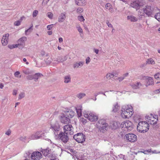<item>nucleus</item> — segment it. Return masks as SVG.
Wrapping results in <instances>:
<instances>
[{
  "instance_id": "11",
  "label": "nucleus",
  "mask_w": 160,
  "mask_h": 160,
  "mask_svg": "<svg viewBox=\"0 0 160 160\" xmlns=\"http://www.w3.org/2000/svg\"><path fill=\"white\" fill-rule=\"evenodd\" d=\"M42 152L44 156H48V157L50 158L53 157V151L52 150L49 149V148L42 150Z\"/></svg>"
},
{
  "instance_id": "59",
  "label": "nucleus",
  "mask_w": 160,
  "mask_h": 160,
  "mask_svg": "<svg viewBox=\"0 0 160 160\" xmlns=\"http://www.w3.org/2000/svg\"><path fill=\"white\" fill-rule=\"evenodd\" d=\"M128 73H126L124 74L123 75V77H124V78H125V77H127L128 75Z\"/></svg>"
},
{
  "instance_id": "55",
  "label": "nucleus",
  "mask_w": 160,
  "mask_h": 160,
  "mask_svg": "<svg viewBox=\"0 0 160 160\" xmlns=\"http://www.w3.org/2000/svg\"><path fill=\"white\" fill-rule=\"evenodd\" d=\"M78 30L80 32H82V29L80 27L78 28Z\"/></svg>"
},
{
  "instance_id": "28",
  "label": "nucleus",
  "mask_w": 160,
  "mask_h": 160,
  "mask_svg": "<svg viewBox=\"0 0 160 160\" xmlns=\"http://www.w3.org/2000/svg\"><path fill=\"white\" fill-rule=\"evenodd\" d=\"M83 65V62H79V63H76L74 65V68H78L79 66L82 67Z\"/></svg>"
},
{
  "instance_id": "54",
  "label": "nucleus",
  "mask_w": 160,
  "mask_h": 160,
  "mask_svg": "<svg viewBox=\"0 0 160 160\" xmlns=\"http://www.w3.org/2000/svg\"><path fill=\"white\" fill-rule=\"evenodd\" d=\"M17 93V91L16 90H13V95H16Z\"/></svg>"
},
{
  "instance_id": "58",
  "label": "nucleus",
  "mask_w": 160,
  "mask_h": 160,
  "mask_svg": "<svg viewBox=\"0 0 160 160\" xmlns=\"http://www.w3.org/2000/svg\"><path fill=\"white\" fill-rule=\"evenodd\" d=\"M23 61L24 62H26V64H29V63L28 62H27V59L25 58H24L23 59Z\"/></svg>"
},
{
  "instance_id": "52",
  "label": "nucleus",
  "mask_w": 160,
  "mask_h": 160,
  "mask_svg": "<svg viewBox=\"0 0 160 160\" xmlns=\"http://www.w3.org/2000/svg\"><path fill=\"white\" fill-rule=\"evenodd\" d=\"M11 131H7L5 133L6 134L9 136L11 134Z\"/></svg>"
},
{
  "instance_id": "36",
  "label": "nucleus",
  "mask_w": 160,
  "mask_h": 160,
  "mask_svg": "<svg viewBox=\"0 0 160 160\" xmlns=\"http://www.w3.org/2000/svg\"><path fill=\"white\" fill-rule=\"evenodd\" d=\"M86 95L84 93H80L78 94L77 97L79 98H81L85 96Z\"/></svg>"
},
{
  "instance_id": "47",
  "label": "nucleus",
  "mask_w": 160,
  "mask_h": 160,
  "mask_svg": "<svg viewBox=\"0 0 160 160\" xmlns=\"http://www.w3.org/2000/svg\"><path fill=\"white\" fill-rule=\"evenodd\" d=\"M33 27V25H32V26L28 29L27 30H26L25 31V32L26 33V34H27V33L28 32H31V30H30L31 29L32 27Z\"/></svg>"
},
{
  "instance_id": "35",
  "label": "nucleus",
  "mask_w": 160,
  "mask_h": 160,
  "mask_svg": "<svg viewBox=\"0 0 160 160\" xmlns=\"http://www.w3.org/2000/svg\"><path fill=\"white\" fill-rule=\"evenodd\" d=\"M154 78L158 80H160V73H158L154 76Z\"/></svg>"
},
{
  "instance_id": "56",
  "label": "nucleus",
  "mask_w": 160,
  "mask_h": 160,
  "mask_svg": "<svg viewBox=\"0 0 160 160\" xmlns=\"http://www.w3.org/2000/svg\"><path fill=\"white\" fill-rule=\"evenodd\" d=\"M152 153H160V152H157V151L156 150H155L152 151Z\"/></svg>"
},
{
  "instance_id": "63",
  "label": "nucleus",
  "mask_w": 160,
  "mask_h": 160,
  "mask_svg": "<svg viewBox=\"0 0 160 160\" xmlns=\"http://www.w3.org/2000/svg\"><path fill=\"white\" fill-rule=\"evenodd\" d=\"M155 92L159 93L160 92V88L159 89L155 90Z\"/></svg>"
},
{
  "instance_id": "31",
  "label": "nucleus",
  "mask_w": 160,
  "mask_h": 160,
  "mask_svg": "<svg viewBox=\"0 0 160 160\" xmlns=\"http://www.w3.org/2000/svg\"><path fill=\"white\" fill-rule=\"evenodd\" d=\"M146 62L148 64H154L155 63L154 61L152 58L148 59Z\"/></svg>"
},
{
  "instance_id": "19",
  "label": "nucleus",
  "mask_w": 160,
  "mask_h": 160,
  "mask_svg": "<svg viewBox=\"0 0 160 160\" xmlns=\"http://www.w3.org/2000/svg\"><path fill=\"white\" fill-rule=\"evenodd\" d=\"M41 132L40 131H37L35 134H33L30 136V138L33 139L39 138L42 136L40 134Z\"/></svg>"
},
{
  "instance_id": "13",
  "label": "nucleus",
  "mask_w": 160,
  "mask_h": 160,
  "mask_svg": "<svg viewBox=\"0 0 160 160\" xmlns=\"http://www.w3.org/2000/svg\"><path fill=\"white\" fill-rule=\"evenodd\" d=\"M63 112L65 113V115L69 119L72 118L74 115V112L71 110H65L63 111Z\"/></svg>"
},
{
  "instance_id": "6",
  "label": "nucleus",
  "mask_w": 160,
  "mask_h": 160,
  "mask_svg": "<svg viewBox=\"0 0 160 160\" xmlns=\"http://www.w3.org/2000/svg\"><path fill=\"white\" fill-rule=\"evenodd\" d=\"M74 139L78 142L82 143L85 140V136L82 133H78L73 136Z\"/></svg>"
},
{
  "instance_id": "32",
  "label": "nucleus",
  "mask_w": 160,
  "mask_h": 160,
  "mask_svg": "<svg viewBox=\"0 0 160 160\" xmlns=\"http://www.w3.org/2000/svg\"><path fill=\"white\" fill-rule=\"evenodd\" d=\"M70 80L71 78L70 76H66L65 77L64 82L65 83H68L70 82Z\"/></svg>"
},
{
  "instance_id": "20",
  "label": "nucleus",
  "mask_w": 160,
  "mask_h": 160,
  "mask_svg": "<svg viewBox=\"0 0 160 160\" xmlns=\"http://www.w3.org/2000/svg\"><path fill=\"white\" fill-rule=\"evenodd\" d=\"M120 106L117 102L113 105L112 111L113 112H118L120 110Z\"/></svg>"
},
{
  "instance_id": "29",
  "label": "nucleus",
  "mask_w": 160,
  "mask_h": 160,
  "mask_svg": "<svg viewBox=\"0 0 160 160\" xmlns=\"http://www.w3.org/2000/svg\"><path fill=\"white\" fill-rule=\"evenodd\" d=\"M41 76H42V75L39 73H36L34 75H33V79H35V81H37L38 77H41Z\"/></svg>"
},
{
  "instance_id": "10",
  "label": "nucleus",
  "mask_w": 160,
  "mask_h": 160,
  "mask_svg": "<svg viewBox=\"0 0 160 160\" xmlns=\"http://www.w3.org/2000/svg\"><path fill=\"white\" fill-rule=\"evenodd\" d=\"M126 139L129 142H133L137 140V136L134 134L129 133L126 135Z\"/></svg>"
},
{
  "instance_id": "38",
  "label": "nucleus",
  "mask_w": 160,
  "mask_h": 160,
  "mask_svg": "<svg viewBox=\"0 0 160 160\" xmlns=\"http://www.w3.org/2000/svg\"><path fill=\"white\" fill-rule=\"evenodd\" d=\"M48 17L50 19H52L53 16V14L51 12H48Z\"/></svg>"
},
{
  "instance_id": "57",
  "label": "nucleus",
  "mask_w": 160,
  "mask_h": 160,
  "mask_svg": "<svg viewBox=\"0 0 160 160\" xmlns=\"http://www.w3.org/2000/svg\"><path fill=\"white\" fill-rule=\"evenodd\" d=\"M58 40L60 43L62 42H63V39L62 38H59Z\"/></svg>"
},
{
  "instance_id": "48",
  "label": "nucleus",
  "mask_w": 160,
  "mask_h": 160,
  "mask_svg": "<svg viewBox=\"0 0 160 160\" xmlns=\"http://www.w3.org/2000/svg\"><path fill=\"white\" fill-rule=\"evenodd\" d=\"M90 62V58L89 57H88L86 59V64H88Z\"/></svg>"
},
{
  "instance_id": "37",
  "label": "nucleus",
  "mask_w": 160,
  "mask_h": 160,
  "mask_svg": "<svg viewBox=\"0 0 160 160\" xmlns=\"http://www.w3.org/2000/svg\"><path fill=\"white\" fill-rule=\"evenodd\" d=\"M80 121L81 122H82L84 124L87 122V120L82 118H80Z\"/></svg>"
},
{
  "instance_id": "44",
  "label": "nucleus",
  "mask_w": 160,
  "mask_h": 160,
  "mask_svg": "<svg viewBox=\"0 0 160 160\" xmlns=\"http://www.w3.org/2000/svg\"><path fill=\"white\" fill-rule=\"evenodd\" d=\"M77 12L80 13L83 12V9L82 8H79L77 9Z\"/></svg>"
},
{
  "instance_id": "1",
  "label": "nucleus",
  "mask_w": 160,
  "mask_h": 160,
  "mask_svg": "<svg viewBox=\"0 0 160 160\" xmlns=\"http://www.w3.org/2000/svg\"><path fill=\"white\" fill-rule=\"evenodd\" d=\"M133 114L132 107L130 105L124 106L122 108L121 116L124 118H129L131 117Z\"/></svg>"
},
{
  "instance_id": "8",
  "label": "nucleus",
  "mask_w": 160,
  "mask_h": 160,
  "mask_svg": "<svg viewBox=\"0 0 160 160\" xmlns=\"http://www.w3.org/2000/svg\"><path fill=\"white\" fill-rule=\"evenodd\" d=\"M103 122V120H100L98 121L97 124V125L98 128L99 130H104V129L106 130V128L108 129V124Z\"/></svg>"
},
{
  "instance_id": "46",
  "label": "nucleus",
  "mask_w": 160,
  "mask_h": 160,
  "mask_svg": "<svg viewBox=\"0 0 160 160\" xmlns=\"http://www.w3.org/2000/svg\"><path fill=\"white\" fill-rule=\"evenodd\" d=\"M124 77L122 76L118 78H117L116 79L118 80L119 82H120L123 80L124 79Z\"/></svg>"
},
{
  "instance_id": "2",
  "label": "nucleus",
  "mask_w": 160,
  "mask_h": 160,
  "mask_svg": "<svg viewBox=\"0 0 160 160\" xmlns=\"http://www.w3.org/2000/svg\"><path fill=\"white\" fill-rule=\"evenodd\" d=\"M84 116L91 122L96 121L98 119V116L95 115L92 112L84 111L83 112Z\"/></svg>"
},
{
  "instance_id": "45",
  "label": "nucleus",
  "mask_w": 160,
  "mask_h": 160,
  "mask_svg": "<svg viewBox=\"0 0 160 160\" xmlns=\"http://www.w3.org/2000/svg\"><path fill=\"white\" fill-rule=\"evenodd\" d=\"M24 97V94L23 93H21L19 95V99H21Z\"/></svg>"
},
{
  "instance_id": "26",
  "label": "nucleus",
  "mask_w": 160,
  "mask_h": 160,
  "mask_svg": "<svg viewBox=\"0 0 160 160\" xmlns=\"http://www.w3.org/2000/svg\"><path fill=\"white\" fill-rule=\"evenodd\" d=\"M73 128L71 124H68L65 125L63 127L64 130H72Z\"/></svg>"
},
{
  "instance_id": "49",
  "label": "nucleus",
  "mask_w": 160,
  "mask_h": 160,
  "mask_svg": "<svg viewBox=\"0 0 160 160\" xmlns=\"http://www.w3.org/2000/svg\"><path fill=\"white\" fill-rule=\"evenodd\" d=\"M52 25H53V24H51V25L47 26V28L48 29V30H50L52 28Z\"/></svg>"
},
{
  "instance_id": "62",
  "label": "nucleus",
  "mask_w": 160,
  "mask_h": 160,
  "mask_svg": "<svg viewBox=\"0 0 160 160\" xmlns=\"http://www.w3.org/2000/svg\"><path fill=\"white\" fill-rule=\"evenodd\" d=\"M113 125H116L115 126V128L116 129H117V128L116 127H117V126H118L117 125V122H114L113 124Z\"/></svg>"
},
{
  "instance_id": "41",
  "label": "nucleus",
  "mask_w": 160,
  "mask_h": 160,
  "mask_svg": "<svg viewBox=\"0 0 160 160\" xmlns=\"http://www.w3.org/2000/svg\"><path fill=\"white\" fill-rule=\"evenodd\" d=\"M78 19L80 21H84L85 19L83 16H80L78 17Z\"/></svg>"
},
{
  "instance_id": "51",
  "label": "nucleus",
  "mask_w": 160,
  "mask_h": 160,
  "mask_svg": "<svg viewBox=\"0 0 160 160\" xmlns=\"http://www.w3.org/2000/svg\"><path fill=\"white\" fill-rule=\"evenodd\" d=\"M20 74V72L18 71H17L14 73V76L15 77H18V76Z\"/></svg>"
},
{
  "instance_id": "34",
  "label": "nucleus",
  "mask_w": 160,
  "mask_h": 160,
  "mask_svg": "<svg viewBox=\"0 0 160 160\" xmlns=\"http://www.w3.org/2000/svg\"><path fill=\"white\" fill-rule=\"evenodd\" d=\"M8 47L10 49H12L15 48H17L18 47V45L17 44H16L8 45Z\"/></svg>"
},
{
  "instance_id": "7",
  "label": "nucleus",
  "mask_w": 160,
  "mask_h": 160,
  "mask_svg": "<svg viewBox=\"0 0 160 160\" xmlns=\"http://www.w3.org/2000/svg\"><path fill=\"white\" fill-rule=\"evenodd\" d=\"M132 122L129 121H127L123 122L120 125V127L122 129L130 130L132 129Z\"/></svg>"
},
{
  "instance_id": "9",
  "label": "nucleus",
  "mask_w": 160,
  "mask_h": 160,
  "mask_svg": "<svg viewBox=\"0 0 160 160\" xmlns=\"http://www.w3.org/2000/svg\"><path fill=\"white\" fill-rule=\"evenodd\" d=\"M59 119L61 122L63 124H66L68 123L70 119L67 117L63 112L61 113L59 116Z\"/></svg>"
},
{
  "instance_id": "39",
  "label": "nucleus",
  "mask_w": 160,
  "mask_h": 160,
  "mask_svg": "<svg viewBox=\"0 0 160 160\" xmlns=\"http://www.w3.org/2000/svg\"><path fill=\"white\" fill-rule=\"evenodd\" d=\"M112 6L110 3H108L105 6L106 8L110 10Z\"/></svg>"
},
{
  "instance_id": "60",
  "label": "nucleus",
  "mask_w": 160,
  "mask_h": 160,
  "mask_svg": "<svg viewBox=\"0 0 160 160\" xmlns=\"http://www.w3.org/2000/svg\"><path fill=\"white\" fill-rule=\"evenodd\" d=\"M47 33L49 35H51L52 34V31H48Z\"/></svg>"
},
{
  "instance_id": "3",
  "label": "nucleus",
  "mask_w": 160,
  "mask_h": 160,
  "mask_svg": "<svg viewBox=\"0 0 160 160\" xmlns=\"http://www.w3.org/2000/svg\"><path fill=\"white\" fill-rule=\"evenodd\" d=\"M145 118L146 120L151 124L154 125L156 124L158 120V115H153L152 114L147 115Z\"/></svg>"
},
{
  "instance_id": "16",
  "label": "nucleus",
  "mask_w": 160,
  "mask_h": 160,
  "mask_svg": "<svg viewBox=\"0 0 160 160\" xmlns=\"http://www.w3.org/2000/svg\"><path fill=\"white\" fill-rule=\"evenodd\" d=\"M9 36V34L7 33L2 37L1 42L3 45L5 46L8 44Z\"/></svg>"
},
{
  "instance_id": "61",
  "label": "nucleus",
  "mask_w": 160,
  "mask_h": 160,
  "mask_svg": "<svg viewBox=\"0 0 160 160\" xmlns=\"http://www.w3.org/2000/svg\"><path fill=\"white\" fill-rule=\"evenodd\" d=\"M94 52L96 54H98L99 50L98 49H94Z\"/></svg>"
},
{
  "instance_id": "64",
  "label": "nucleus",
  "mask_w": 160,
  "mask_h": 160,
  "mask_svg": "<svg viewBox=\"0 0 160 160\" xmlns=\"http://www.w3.org/2000/svg\"><path fill=\"white\" fill-rule=\"evenodd\" d=\"M3 84L2 83H1L0 84V88L2 89L3 88Z\"/></svg>"
},
{
  "instance_id": "15",
  "label": "nucleus",
  "mask_w": 160,
  "mask_h": 160,
  "mask_svg": "<svg viewBox=\"0 0 160 160\" xmlns=\"http://www.w3.org/2000/svg\"><path fill=\"white\" fill-rule=\"evenodd\" d=\"M153 11V8L151 6H147L145 8L143 9L144 13L148 16L151 15Z\"/></svg>"
},
{
  "instance_id": "40",
  "label": "nucleus",
  "mask_w": 160,
  "mask_h": 160,
  "mask_svg": "<svg viewBox=\"0 0 160 160\" xmlns=\"http://www.w3.org/2000/svg\"><path fill=\"white\" fill-rule=\"evenodd\" d=\"M38 12L37 10H34L32 14V16L33 17H36L38 15Z\"/></svg>"
},
{
  "instance_id": "27",
  "label": "nucleus",
  "mask_w": 160,
  "mask_h": 160,
  "mask_svg": "<svg viewBox=\"0 0 160 160\" xmlns=\"http://www.w3.org/2000/svg\"><path fill=\"white\" fill-rule=\"evenodd\" d=\"M127 18L128 19H130L132 22H136L138 20L136 17L132 16H128Z\"/></svg>"
},
{
  "instance_id": "30",
  "label": "nucleus",
  "mask_w": 160,
  "mask_h": 160,
  "mask_svg": "<svg viewBox=\"0 0 160 160\" xmlns=\"http://www.w3.org/2000/svg\"><path fill=\"white\" fill-rule=\"evenodd\" d=\"M76 111L79 117H80L82 115V110L81 108H76Z\"/></svg>"
},
{
  "instance_id": "53",
  "label": "nucleus",
  "mask_w": 160,
  "mask_h": 160,
  "mask_svg": "<svg viewBox=\"0 0 160 160\" xmlns=\"http://www.w3.org/2000/svg\"><path fill=\"white\" fill-rule=\"evenodd\" d=\"M107 24L108 25V27H110V28H112V25L111 24V23L110 22H107Z\"/></svg>"
},
{
  "instance_id": "50",
  "label": "nucleus",
  "mask_w": 160,
  "mask_h": 160,
  "mask_svg": "<svg viewBox=\"0 0 160 160\" xmlns=\"http://www.w3.org/2000/svg\"><path fill=\"white\" fill-rule=\"evenodd\" d=\"M27 78L30 80L33 79V75H29L27 77Z\"/></svg>"
},
{
  "instance_id": "42",
  "label": "nucleus",
  "mask_w": 160,
  "mask_h": 160,
  "mask_svg": "<svg viewBox=\"0 0 160 160\" xmlns=\"http://www.w3.org/2000/svg\"><path fill=\"white\" fill-rule=\"evenodd\" d=\"M21 22L19 21H17L15 22L14 23V25L15 26H19L20 25Z\"/></svg>"
},
{
  "instance_id": "25",
  "label": "nucleus",
  "mask_w": 160,
  "mask_h": 160,
  "mask_svg": "<svg viewBox=\"0 0 160 160\" xmlns=\"http://www.w3.org/2000/svg\"><path fill=\"white\" fill-rule=\"evenodd\" d=\"M51 129H52L54 130H58L60 128L58 123L56 122L54 124L51 126Z\"/></svg>"
},
{
  "instance_id": "23",
  "label": "nucleus",
  "mask_w": 160,
  "mask_h": 160,
  "mask_svg": "<svg viewBox=\"0 0 160 160\" xmlns=\"http://www.w3.org/2000/svg\"><path fill=\"white\" fill-rule=\"evenodd\" d=\"M141 5L137 3L136 1H134L131 3L130 6L134 8H135L137 10L139 8Z\"/></svg>"
},
{
  "instance_id": "12",
  "label": "nucleus",
  "mask_w": 160,
  "mask_h": 160,
  "mask_svg": "<svg viewBox=\"0 0 160 160\" xmlns=\"http://www.w3.org/2000/svg\"><path fill=\"white\" fill-rule=\"evenodd\" d=\"M42 155L39 152H33L31 156V158L33 160H39L42 158Z\"/></svg>"
},
{
  "instance_id": "18",
  "label": "nucleus",
  "mask_w": 160,
  "mask_h": 160,
  "mask_svg": "<svg viewBox=\"0 0 160 160\" xmlns=\"http://www.w3.org/2000/svg\"><path fill=\"white\" fill-rule=\"evenodd\" d=\"M118 73L116 71L113 72L112 73H108L106 76V78L108 80H109L111 78H112L114 76H116L118 75Z\"/></svg>"
},
{
  "instance_id": "43",
  "label": "nucleus",
  "mask_w": 160,
  "mask_h": 160,
  "mask_svg": "<svg viewBox=\"0 0 160 160\" xmlns=\"http://www.w3.org/2000/svg\"><path fill=\"white\" fill-rule=\"evenodd\" d=\"M152 152V150L151 149H149L148 150H145L143 152V153H144V154H147L150 152Z\"/></svg>"
},
{
  "instance_id": "5",
  "label": "nucleus",
  "mask_w": 160,
  "mask_h": 160,
  "mask_svg": "<svg viewBox=\"0 0 160 160\" xmlns=\"http://www.w3.org/2000/svg\"><path fill=\"white\" fill-rule=\"evenodd\" d=\"M149 125L146 121L140 122H139L137 127V130H147L149 129Z\"/></svg>"
},
{
  "instance_id": "22",
  "label": "nucleus",
  "mask_w": 160,
  "mask_h": 160,
  "mask_svg": "<svg viewBox=\"0 0 160 160\" xmlns=\"http://www.w3.org/2000/svg\"><path fill=\"white\" fill-rule=\"evenodd\" d=\"M66 16L65 12L62 13L59 17L58 21L60 22H63L65 20Z\"/></svg>"
},
{
  "instance_id": "24",
  "label": "nucleus",
  "mask_w": 160,
  "mask_h": 160,
  "mask_svg": "<svg viewBox=\"0 0 160 160\" xmlns=\"http://www.w3.org/2000/svg\"><path fill=\"white\" fill-rule=\"evenodd\" d=\"M142 85V84L140 82H137L132 84L131 86L133 89H137L140 88Z\"/></svg>"
},
{
  "instance_id": "21",
  "label": "nucleus",
  "mask_w": 160,
  "mask_h": 160,
  "mask_svg": "<svg viewBox=\"0 0 160 160\" xmlns=\"http://www.w3.org/2000/svg\"><path fill=\"white\" fill-rule=\"evenodd\" d=\"M75 3L80 6H84L86 4V0H75Z\"/></svg>"
},
{
  "instance_id": "17",
  "label": "nucleus",
  "mask_w": 160,
  "mask_h": 160,
  "mask_svg": "<svg viewBox=\"0 0 160 160\" xmlns=\"http://www.w3.org/2000/svg\"><path fill=\"white\" fill-rule=\"evenodd\" d=\"M27 40V38L25 37H23L20 39L18 41V43L17 44L18 46H21L22 47H23L25 45V41H26Z\"/></svg>"
},
{
  "instance_id": "14",
  "label": "nucleus",
  "mask_w": 160,
  "mask_h": 160,
  "mask_svg": "<svg viewBox=\"0 0 160 160\" xmlns=\"http://www.w3.org/2000/svg\"><path fill=\"white\" fill-rule=\"evenodd\" d=\"M143 78L144 80L146 81V86L153 85V80L152 78V77L148 76H144Z\"/></svg>"
},
{
  "instance_id": "4",
  "label": "nucleus",
  "mask_w": 160,
  "mask_h": 160,
  "mask_svg": "<svg viewBox=\"0 0 160 160\" xmlns=\"http://www.w3.org/2000/svg\"><path fill=\"white\" fill-rule=\"evenodd\" d=\"M68 131H64L63 132H61L58 135V138L64 143H67L69 140L68 136Z\"/></svg>"
},
{
  "instance_id": "33",
  "label": "nucleus",
  "mask_w": 160,
  "mask_h": 160,
  "mask_svg": "<svg viewBox=\"0 0 160 160\" xmlns=\"http://www.w3.org/2000/svg\"><path fill=\"white\" fill-rule=\"evenodd\" d=\"M155 17L158 21L160 22V12L157 13L155 16Z\"/></svg>"
}]
</instances>
